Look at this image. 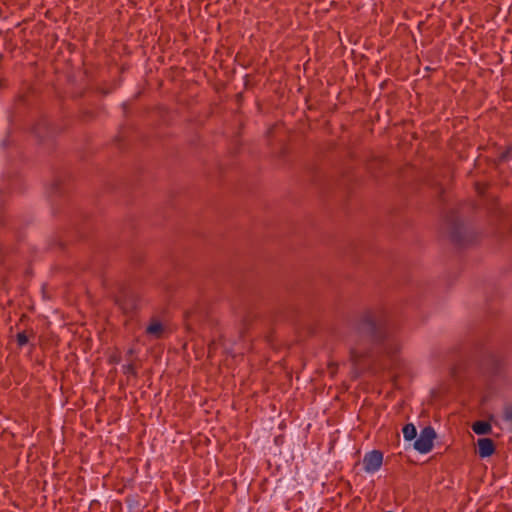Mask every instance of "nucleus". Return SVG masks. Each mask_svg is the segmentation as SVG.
I'll use <instances>...</instances> for the list:
<instances>
[{
  "mask_svg": "<svg viewBox=\"0 0 512 512\" xmlns=\"http://www.w3.org/2000/svg\"><path fill=\"white\" fill-rule=\"evenodd\" d=\"M358 336L376 345L382 353L396 355L401 348L395 328L389 323L383 311H366L355 324Z\"/></svg>",
  "mask_w": 512,
  "mask_h": 512,
  "instance_id": "f257e3e1",
  "label": "nucleus"
},
{
  "mask_svg": "<svg viewBox=\"0 0 512 512\" xmlns=\"http://www.w3.org/2000/svg\"><path fill=\"white\" fill-rule=\"evenodd\" d=\"M451 240L460 246L472 243L476 239V233L463 222H455L450 230Z\"/></svg>",
  "mask_w": 512,
  "mask_h": 512,
  "instance_id": "f03ea898",
  "label": "nucleus"
},
{
  "mask_svg": "<svg viewBox=\"0 0 512 512\" xmlns=\"http://www.w3.org/2000/svg\"><path fill=\"white\" fill-rule=\"evenodd\" d=\"M115 302L124 313H132L140 307L141 300L133 290H119Z\"/></svg>",
  "mask_w": 512,
  "mask_h": 512,
  "instance_id": "7ed1b4c3",
  "label": "nucleus"
},
{
  "mask_svg": "<svg viewBox=\"0 0 512 512\" xmlns=\"http://www.w3.org/2000/svg\"><path fill=\"white\" fill-rule=\"evenodd\" d=\"M436 438V432L433 427H424L414 442V449L421 454L430 452L433 448V443Z\"/></svg>",
  "mask_w": 512,
  "mask_h": 512,
  "instance_id": "20e7f679",
  "label": "nucleus"
},
{
  "mask_svg": "<svg viewBox=\"0 0 512 512\" xmlns=\"http://www.w3.org/2000/svg\"><path fill=\"white\" fill-rule=\"evenodd\" d=\"M383 463V453L379 450L367 452L363 457V469L366 473L377 472Z\"/></svg>",
  "mask_w": 512,
  "mask_h": 512,
  "instance_id": "39448f33",
  "label": "nucleus"
},
{
  "mask_svg": "<svg viewBox=\"0 0 512 512\" xmlns=\"http://www.w3.org/2000/svg\"><path fill=\"white\" fill-rule=\"evenodd\" d=\"M147 336L152 339H161L165 333V326L157 318H152L145 330Z\"/></svg>",
  "mask_w": 512,
  "mask_h": 512,
  "instance_id": "423d86ee",
  "label": "nucleus"
},
{
  "mask_svg": "<svg viewBox=\"0 0 512 512\" xmlns=\"http://www.w3.org/2000/svg\"><path fill=\"white\" fill-rule=\"evenodd\" d=\"M478 455L481 458H487L494 454L495 444L490 438H479L477 441Z\"/></svg>",
  "mask_w": 512,
  "mask_h": 512,
  "instance_id": "0eeeda50",
  "label": "nucleus"
},
{
  "mask_svg": "<svg viewBox=\"0 0 512 512\" xmlns=\"http://www.w3.org/2000/svg\"><path fill=\"white\" fill-rule=\"evenodd\" d=\"M369 355L367 349L362 348L360 345L353 346L350 349V359L355 368H358L364 358Z\"/></svg>",
  "mask_w": 512,
  "mask_h": 512,
  "instance_id": "6e6552de",
  "label": "nucleus"
},
{
  "mask_svg": "<svg viewBox=\"0 0 512 512\" xmlns=\"http://www.w3.org/2000/svg\"><path fill=\"white\" fill-rule=\"evenodd\" d=\"M472 430L477 435H487L492 432V426L487 421H476L472 425Z\"/></svg>",
  "mask_w": 512,
  "mask_h": 512,
  "instance_id": "1a4fd4ad",
  "label": "nucleus"
},
{
  "mask_svg": "<svg viewBox=\"0 0 512 512\" xmlns=\"http://www.w3.org/2000/svg\"><path fill=\"white\" fill-rule=\"evenodd\" d=\"M403 437L406 441H411L416 438L417 430L414 424L408 423L402 429Z\"/></svg>",
  "mask_w": 512,
  "mask_h": 512,
  "instance_id": "9d476101",
  "label": "nucleus"
},
{
  "mask_svg": "<svg viewBox=\"0 0 512 512\" xmlns=\"http://www.w3.org/2000/svg\"><path fill=\"white\" fill-rule=\"evenodd\" d=\"M46 121H41L40 123H38L37 125H35V127L33 128V132L35 133V135L39 138H42V128H46Z\"/></svg>",
  "mask_w": 512,
  "mask_h": 512,
  "instance_id": "9b49d317",
  "label": "nucleus"
},
{
  "mask_svg": "<svg viewBox=\"0 0 512 512\" xmlns=\"http://www.w3.org/2000/svg\"><path fill=\"white\" fill-rule=\"evenodd\" d=\"M17 343L19 346H24L28 343V337L25 332H19L16 336Z\"/></svg>",
  "mask_w": 512,
  "mask_h": 512,
  "instance_id": "f8f14e48",
  "label": "nucleus"
},
{
  "mask_svg": "<svg viewBox=\"0 0 512 512\" xmlns=\"http://www.w3.org/2000/svg\"><path fill=\"white\" fill-rule=\"evenodd\" d=\"M504 420L512 423V405L505 408Z\"/></svg>",
  "mask_w": 512,
  "mask_h": 512,
  "instance_id": "ddd939ff",
  "label": "nucleus"
},
{
  "mask_svg": "<svg viewBox=\"0 0 512 512\" xmlns=\"http://www.w3.org/2000/svg\"><path fill=\"white\" fill-rule=\"evenodd\" d=\"M123 371L125 374H136L135 367L133 364H127L123 366Z\"/></svg>",
  "mask_w": 512,
  "mask_h": 512,
  "instance_id": "4468645a",
  "label": "nucleus"
},
{
  "mask_svg": "<svg viewBox=\"0 0 512 512\" xmlns=\"http://www.w3.org/2000/svg\"><path fill=\"white\" fill-rule=\"evenodd\" d=\"M186 327H187L188 330L192 329V325H191L189 320H187V322H186Z\"/></svg>",
  "mask_w": 512,
  "mask_h": 512,
  "instance_id": "2eb2a0df",
  "label": "nucleus"
}]
</instances>
